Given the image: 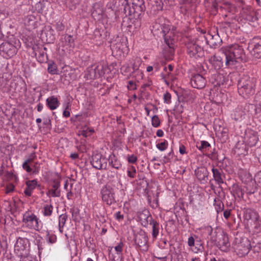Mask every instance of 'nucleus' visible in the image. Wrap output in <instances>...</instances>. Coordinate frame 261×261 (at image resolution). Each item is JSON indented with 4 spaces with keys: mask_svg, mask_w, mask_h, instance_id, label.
<instances>
[{
    "mask_svg": "<svg viewBox=\"0 0 261 261\" xmlns=\"http://www.w3.org/2000/svg\"><path fill=\"white\" fill-rule=\"evenodd\" d=\"M221 51L225 58V65L232 68L237 63L246 62V57L243 48L238 44L221 48Z\"/></svg>",
    "mask_w": 261,
    "mask_h": 261,
    "instance_id": "obj_1",
    "label": "nucleus"
},
{
    "mask_svg": "<svg viewBox=\"0 0 261 261\" xmlns=\"http://www.w3.org/2000/svg\"><path fill=\"white\" fill-rule=\"evenodd\" d=\"M255 79L248 75H244L238 82V92L244 98H247L254 93Z\"/></svg>",
    "mask_w": 261,
    "mask_h": 261,
    "instance_id": "obj_2",
    "label": "nucleus"
},
{
    "mask_svg": "<svg viewBox=\"0 0 261 261\" xmlns=\"http://www.w3.org/2000/svg\"><path fill=\"white\" fill-rule=\"evenodd\" d=\"M132 6L128 0H123L121 6L123 7V12L126 16L134 15L139 16L141 12L145 10L144 0H131Z\"/></svg>",
    "mask_w": 261,
    "mask_h": 261,
    "instance_id": "obj_3",
    "label": "nucleus"
},
{
    "mask_svg": "<svg viewBox=\"0 0 261 261\" xmlns=\"http://www.w3.org/2000/svg\"><path fill=\"white\" fill-rule=\"evenodd\" d=\"M22 221L23 225L29 229L40 231L42 228L39 219L31 212L27 211L23 214Z\"/></svg>",
    "mask_w": 261,
    "mask_h": 261,
    "instance_id": "obj_4",
    "label": "nucleus"
},
{
    "mask_svg": "<svg viewBox=\"0 0 261 261\" xmlns=\"http://www.w3.org/2000/svg\"><path fill=\"white\" fill-rule=\"evenodd\" d=\"M232 247L236 253L240 257H242L248 253L251 244L247 238H236L232 244Z\"/></svg>",
    "mask_w": 261,
    "mask_h": 261,
    "instance_id": "obj_5",
    "label": "nucleus"
},
{
    "mask_svg": "<svg viewBox=\"0 0 261 261\" xmlns=\"http://www.w3.org/2000/svg\"><path fill=\"white\" fill-rule=\"evenodd\" d=\"M200 39H193L187 43V53L191 58L197 59L203 56V50L199 43Z\"/></svg>",
    "mask_w": 261,
    "mask_h": 261,
    "instance_id": "obj_6",
    "label": "nucleus"
},
{
    "mask_svg": "<svg viewBox=\"0 0 261 261\" xmlns=\"http://www.w3.org/2000/svg\"><path fill=\"white\" fill-rule=\"evenodd\" d=\"M101 198L108 205L116 202L114 189L109 185L103 186L100 191Z\"/></svg>",
    "mask_w": 261,
    "mask_h": 261,
    "instance_id": "obj_7",
    "label": "nucleus"
},
{
    "mask_svg": "<svg viewBox=\"0 0 261 261\" xmlns=\"http://www.w3.org/2000/svg\"><path fill=\"white\" fill-rule=\"evenodd\" d=\"M148 236L144 231L141 230L135 235V242L140 250L146 252L148 249Z\"/></svg>",
    "mask_w": 261,
    "mask_h": 261,
    "instance_id": "obj_8",
    "label": "nucleus"
},
{
    "mask_svg": "<svg viewBox=\"0 0 261 261\" xmlns=\"http://www.w3.org/2000/svg\"><path fill=\"white\" fill-rule=\"evenodd\" d=\"M108 159L100 153H96L91 157V164L97 169H106L107 166Z\"/></svg>",
    "mask_w": 261,
    "mask_h": 261,
    "instance_id": "obj_9",
    "label": "nucleus"
},
{
    "mask_svg": "<svg viewBox=\"0 0 261 261\" xmlns=\"http://www.w3.org/2000/svg\"><path fill=\"white\" fill-rule=\"evenodd\" d=\"M217 238L218 247L223 251H227L230 247L228 235L224 231H222Z\"/></svg>",
    "mask_w": 261,
    "mask_h": 261,
    "instance_id": "obj_10",
    "label": "nucleus"
},
{
    "mask_svg": "<svg viewBox=\"0 0 261 261\" xmlns=\"http://www.w3.org/2000/svg\"><path fill=\"white\" fill-rule=\"evenodd\" d=\"M241 15L243 18L249 22H255L257 20L256 13L251 6L244 7L241 12Z\"/></svg>",
    "mask_w": 261,
    "mask_h": 261,
    "instance_id": "obj_11",
    "label": "nucleus"
},
{
    "mask_svg": "<svg viewBox=\"0 0 261 261\" xmlns=\"http://www.w3.org/2000/svg\"><path fill=\"white\" fill-rule=\"evenodd\" d=\"M16 48L12 44L6 42L0 45V52L3 53V56L6 58H11L16 53Z\"/></svg>",
    "mask_w": 261,
    "mask_h": 261,
    "instance_id": "obj_12",
    "label": "nucleus"
},
{
    "mask_svg": "<svg viewBox=\"0 0 261 261\" xmlns=\"http://www.w3.org/2000/svg\"><path fill=\"white\" fill-rule=\"evenodd\" d=\"M164 41L168 46L171 48L173 46L174 39L173 33L170 30L169 25H164L161 27Z\"/></svg>",
    "mask_w": 261,
    "mask_h": 261,
    "instance_id": "obj_13",
    "label": "nucleus"
},
{
    "mask_svg": "<svg viewBox=\"0 0 261 261\" xmlns=\"http://www.w3.org/2000/svg\"><path fill=\"white\" fill-rule=\"evenodd\" d=\"M200 38H204L206 43L208 44L211 48H217L219 47L222 43V39L218 34L214 35L207 34L206 36H201Z\"/></svg>",
    "mask_w": 261,
    "mask_h": 261,
    "instance_id": "obj_14",
    "label": "nucleus"
},
{
    "mask_svg": "<svg viewBox=\"0 0 261 261\" xmlns=\"http://www.w3.org/2000/svg\"><path fill=\"white\" fill-rule=\"evenodd\" d=\"M244 140L248 146L252 147L256 145L258 141L257 133L252 129H247L245 134Z\"/></svg>",
    "mask_w": 261,
    "mask_h": 261,
    "instance_id": "obj_15",
    "label": "nucleus"
},
{
    "mask_svg": "<svg viewBox=\"0 0 261 261\" xmlns=\"http://www.w3.org/2000/svg\"><path fill=\"white\" fill-rule=\"evenodd\" d=\"M105 14L103 5L100 3H95L93 5L91 9V15L92 17L97 20H100Z\"/></svg>",
    "mask_w": 261,
    "mask_h": 261,
    "instance_id": "obj_16",
    "label": "nucleus"
},
{
    "mask_svg": "<svg viewBox=\"0 0 261 261\" xmlns=\"http://www.w3.org/2000/svg\"><path fill=\"white\" fill-rule=\"evenodd\" d=\"M195 174L201 184H204L207 182L209 173L205 167L201 166L198 167L195 170Z\"/></svg>",
    "mask_w": 261,
    "mask_h": 261,
    "instance_id": "obj_17",
    "label": "nucleus"
},
{
    "mask_svg": "<svg viewBox=\"0 0 261 261\" xmlns=\"http://www.w3.org/2000/svg\"><path fill=\"white\" fill-rule=\"evenodd\" d=\"M206 83L205 79L201 74H197L192 76L191 79V84L194 88L202 89Z\"/></svg>",
    "mask_w": 261,
    "mask_h": 261,
    "instance_id": "obj_18",
    "label": "nucleus"
},
{
    "mask_svg": "<svg viewBox=\"0 0 261 261\" xmlns=\"http://www.w3.org/2000/svg\"><path fill=\"white\" fill-rule=\"evenodd\" d=\"M243 217L246 226L249 225V223H251L259 218L258 214L250 208H247L244 210Z\"/></svg>",
    "mask_w": 261,
    "mask_h": 261,
    "instance_id": "obj_19",
    "label": "nucleus"
},
{
    "mask_svg": "<svg viewBox=\"0 0 261 261\" xmlns=\"http://www.w3.org/2000/svg\"><path fill=\"white\" fill-rule=\"evenodd\" d=\"M196 0H181L182 5L181 6V11L182 13L189 14L195 11V4Z\"/></svg>",
    "mask_w": 261,
    "mask_h": 261,
    "instance_id": "obj_20",
    "label": "nucleus"
},
{
    "mask_svg": "<svg viewBox=\"0 0 261 261\" xmlns=\"http://www.w3.org/2000/svg\"><path fill=\"white\" fill-rule=\"evenodd\" d=\"M138 218L141 225L144 227H146L153 219L149 211L146 210L138 213Z\"/></svg>",
    "mask_w": 261,
    "mask_h": 261,
    "instance_id": "obj_21",
    "label": "nucleus"
},
{
    "mask_svg": "<svg viewBox=\"0 0 261 261\" xmlns=\"http://www.w3.org/2000/svg\"><path fill=\"white\" fill-rule=\"evenodd\" d=\"M244 140L238 141L234 148L236 154L240 156H245L248 153L247 144Z\"/></svg>",
    "mask_w": 261,
    "mask_h": 261,
    "instance_id": "obj_22",
    "label": "nucleus"
},
{
    "mask_svg": "<svg viewBox=\"0 0 261 261\" xmlns=\"http://www.w3.org/2000/svg\"><path fill=\"white\" fill-rule=\"evenodd\" d=\"M22 247V248H21V246H19L18 242L17 243L15 246V250L19 251L21 250L22 251V252H20L18 255L20 257V261H37L32 256L28 254V250L25 249L24 247Z\"/></svg>",
    "mask_w": 261,
    "mask_h": 261,
    "instance_id": "obj_23",
    "label": "nucleus"
},
{
    "mask_svg": "<svg viewBox=\"0 0 261 261\" xmlns=\"http://www.w3.org/2000/svg\"><path fill=\"white\" fill-rule=\"evenodd\" d=\"M253 47L251 51L252 55L256 58H261V39L254 40Z\"/></svg>",
    "mask_w": 261,
    "mask_h": 261,
    "instance_id": "obj_24",
    "label": "nucleus"
},
{
    "mask_svg": "<svg viewBox=\"0 0 261 261\" xmlns=\"http://www.w3.org/2000/svg\"><path fill=\"white\" fill-rule=\"evenodd\" d=\"M213 175L215 181L219 185L223 184L224 182L223 178V172L221 169H218L215 168L214 166L212 169Z\"/></svg>",
    "mask_w": 261,
    "mask_h": 261,
    "instance_id": "obj_25",
    "label": "nucleus"
},
{
    "mask_svg": "<svg viewBox=\"0 0 261 261\" xmlns=\"http://www.w3.org/2000/svg\"><path fill=\"white\" fill-rule=\"evenodd\" d=\"M123 0H112L107 5L108 9H111L113 11H123V7L121 6Z\"/></svg>",
    "mask_w": 261,
    "mask_h": 261,
    "instance_id": "obj_26",
    "label": "nucleus"
},
{
    "mask_svg": "<svg viewBox=\"0 0 261 261\" xmlns=\"http://www.w3.org/2000/svg\"><path fill=\"white\" fill-rule=\"evenodd\" d=\"M208 61L216 70L220 69L223 66L222 58L220 57L214 55L210 58Z\"/></svg>",
    "mask_w": 261,
    "mask_h": 261,
    "instance_id": "obj_27",
    "label": "nucleus"
},
{
    "mask_svg": "<svg viewBox=\"0 0 261 261\" xmlns=\"http://www.w3.org/2000/svg\"><path fill=\"white\" fill-rule=\"evenodd\" d=\"M25 184L27 187L24 191V193L28 196H31L32 191L37 186V181L36 179H33L27 181Z\"/></svg>",
    "mask_w": 261,
    "mask_h": 261,
    "instance_id": "obj_28",
    "label": "nucleus"
},
{
    "mask_svg": "<svg viewBox=\"0 0 261 261\" xmlns=\"http://www.w3.org/2000/svg\"><path fill=\"white\" fill-rule=\"evenodd\" d=\"M247 227L254 233H258L261 232V220L258 218L256 221L249 223Z\"/></svg>",
    "mask_w": 261,
    "mask_h": 261,
    "instance_id": "obj_29",
    "label": "nucleus"
},
{
    "mask_svg": "<svg viewBox=\"0 0 261 261\" xmlns=\"http://www.w3.org/2000/svg\"><path fill=\"white\" fill-rule=\"evenodd\" d=\"M46 102L48 108L51 110L56 109L60 104L58 98L54 96L47 98Z\"/></svg>",
    "mask_w": 261,
    "mask_h": 261,
    "instance_id": "obj_30",
    "label": "nucleus"
},
{
    "mask_svg": "<svg viewBox=\"0 0 261 261\" xmlns=\"http://www.w3.org/2000/svg\"><path fill=\"white\" fill-rule=\"evenodd\" d=\"M37 22L36 17L33 15H29L24 19V24L29 29L34 28Z\"/></svg>",
    "mask_w": 261,
    "mask_h": 261,
    "instance_id": "obj_31",
    "label": "nucleus"
},
{
    "mask_svg": "<svg viewBox=\"0 0 261 261\" xmlns=\"http://www.w3.org/2000/svg\"><path fill=\"white\" fill-rule=\"evenodd\" d=\"M152 226V236L154 239H156L159 233L160 224L156 221L152 219L149 223Z\"/></svg>",
    "mask_w": 261,
    "mask_h": 261,
    "instance_id": "obj_32",
    "label": "nucleus"
},
{
    "mask_svg": "<svg viewBox=\"0 0 261 261\" xmlns=\"http://www.w3.org/2000/svg\"><path fill=\"white\" fill-rule=\"evenodd\" d=\"M92 66H94V69H95L96 73L98 77L101 76L105 74V66L103 64L98 63L92 65Z\"/></svg>",
    "mask_w": 261,
    "mask_h": 261,
    "instance_id": "obj_33",
    "label": "nucleus"
},
{
    "mask_svg": "<svg viewBox=\"0 0 261 261\" xmlns=\"http://www.w3.org/2000/svg\"><path fill=\"white\" fill-rule=\"evenodd\" d=\"M213 79L214 81H213L212 83L215 86H220L223 85L225 82L224 77L222 74H216L214 75Z\"/></svg>",
    "mask_w": 261,
    "mask_h": 261,
    "instance_id": "obj_34",
    "label": "nucleus"
},
{
    "mask_svg": "<svg viewBox=\"0 0 261 261\" xmlns=\"http://www.w3.org/2000/svg\"><path fill=\"white\" fill-rule=\"evenodd\" d=\"M246 115L245 112L243 110L242 108H238L236 109L232 116L236 120H239Z\"/></svg>",
    "mask_w": 261,
    "mask_h": 261,
    "instance_id": "obj_35",
    "label": "nucleus"
},
{
    "mask_svg": "<svg viewBox=\"0 0 261 261\" xmlns=\"http://www.w3.org/2000/svg\"><path fill=\"white\" fill-rule=\"evenodd\" d=\"M94 66L91 65L87 69V73L86 74L87 79H94L97 78V76L96 73L95 69H94Z\"/></svg>",
    "mask_w": 261,
    "mask_h": 261,
    "instance_id": "obj_36",
    "label": "nucleus"
},
{
    "mask_svg": "<svg viewBox=\"0 0 261 261\" xmlns=\"http://www.w3.org/2000/svg\"><path fill=\"white\" fill-rule=\"evenodd\" d=\"M53 206L51 204H45L44 205L42 213L44 216L49 217L52 215Z\"/></svg>",
    "mask_w": 261,
    "mask_h": 261,
    "instance_id": "obj_37",
    "label": "nucleus"
},
{
    "mask_svg": "<svg viewBox=\"0 0 261 261\" xmlns=\"http://www.w3.org/2000/svg\"><path fill=\"white\" fill-rule=\"evenodd\" d=\"M67 219V216L66 214H62L59 217V231L61 232H63V228L66 223Z\"/></svg>",
    "mask_w": 261,
    "mask_h": 261,
    "instance_id": "obj_38",
    "label": "nucleus"
},
{
    "mask_svg": "<svg viewBox=\"0 0 261 261\" xmlns=\"http://www.w3.org/2000/svg\"><path fill=\"white\" fill-rule=\"evenodd\" d=\"M35 55L38 59V61L40 63L45 62L47 60V55L45 53L41 50L36 53Z\"/></svg>",
    "mask_w": 261,
    "mask_h": 261,
    "instance_id": "obj_39",
    "label": "nucleus"
},
{
    "mask_svg": "<svg viewBox=\"0 0 261 261\" xmlns=\"http://www.w3.org/2000/svg\"><path fill=\"white\" fill-rule=\"evenodd\" d=\"M110 164L113 168L116 169H119L121 167V164L120 161L117 160L115 155H114L113 158L111 157Z\"/></svg>",
    "mask_w": 261,
    "mask_h": 261,
    "instance_id": "obj_40",
    "label": "nucleus"
},
{
    "mask_svg": "<svg viewBox=\"0 0 261 261\" xmlns=\"http://www.w3.org/2000/svg\"><path fill=\"white\" fill-rule=\"evenodd\" d=\"M220 8L222 10H224L229 13H233L234 12V7L229 3H226L223 6H220Z\"/></svg>",
    "mask_w": 261,
    "mask_h": 261,
    "instance_id": "obj_41",
    "label": "nucleus"
},
{
    "mask_svg": "<svg viewBox=\"0 0 261 261\" xmlns=\"http://www.w3.org/2000/svg\"><path fill=\"white\" fill-rule=\"evenodd\" d=\"M133 69L134 72L135 73V76L136 78V80L139 82V80L143 79V73L142 72V71L139 70L137 66H135V65H134Z\"/></svg>",
    "mask_w": 261,
    "mask_h": 261,
    "instance_id": "obj_42",
    "label": "nucleus"
},
{
    "mask_svg": "<svg viewBox=\"0 0 261 261\" xmlns=\"http://www.w3.org/2000/svg\"><path fill=\"white\" fill-rule=\"evenodd\" d=\"M80 134L84 137H87L94 132V129L92 128H89L87 126H85L82 130L80 132Z\"/></svg>",
    "mask_w": 261,
    "mask_h": 261,
    "instance_id": "obj_43",
    "label": "nucleus"
},
{
    "mask_svg": "<svg viewBox=\"0 0 261 261\" xmlns=\"http://www.w3.org/2000/svg\"><path fill=\"white\" fill-rule=\"evenodd\" d=\"M46 195L48 196H51L53 197H60V191L56 189H50L46 193Z\"/></svg>",
    "mask_w": 261,
    "mask_h": 261,
    "instance_id": "obj_44",
    "label": "nucleus"
},
{
    "mask_svg": "<svg viewBox=\"0 0 261 261\" xmlns=\"http://www.w3.org/2000/svg\"><path fill=\"white\" fill-rule=\"evenodd\" d=\"M32 167V172L33 174H38L40 171V164L38 162H34L31 165Z\"/></svg>",
    "mask_w": 261,
    "mask_h": 261,
    "instance_id": "obj_45",
    "label": "nucleus"
},
{
    "mask_svg": "<svg viewBox=\"0 0 261 261\" xmlns=\"http://www.w3.org/2000/svg\"><path fill=\"white\" fill-rule=\"evenodd\" d=\"M127 175L129 177L134 178L135 177L136 173V170L135 167L133 166H130L127 170Z\"/></svg>",
    "mask_w": 261,
    "mask_h": 261,
    "instance_id": "obj_46",
    "label": "nucleus"
},
{
    "mask_svg": "<svg viewBox=\"0 0 261 261\" xmlns=\"http://www.w3.org/2000/svg\"><path fill=\"white\" fill-rule=\"evenodd\" d=\"M64 39L65 40L66 43L67 45L69 46H72L74 44V40L72 37L71 35H66L64 37Z\"/></svg>",
    "mask_w": 261,
    "mask_h": 261,
    "instance_id": "obj_47",
    "label": "nucleus"
},
{
    "mask_svg": "<svg viewBox=\"0 0 261 261\" xmlns=\"http://www.w3.org/2000/svg\"><path fill=\"white\" fill-rule=\"evenodd\" d=\"M197 147L199 149V150L201 151H203L204 149H206L207 147H210V143L205 141H202L201 142V144L199 146L197 145Z\"/></svg>",
    "mask_w": 261,
    "mask_h": 261,
    "instance_id": "obj_48",
    "label": "nucleus"
},
{
    "mask_svg": "<svg viewBox=\"0 0 261 261\" xmlns=\"http://www.w3.org/2000/svg\"><path fill=\"white\" fill-rule=\"evenodd\" d=\"M151 124L154 127H157L160 125V120L156 115H154L151 118Z\"/></svg>",
    "mask_w": 261,
    "mask_h": 261,
    "instance_id": "obj_49",
    "label": "nucleus"
},
{
    "mask_svg": "<svg viewBox=\"0 0 261 261\" xmlns=\"http://www.w3.org/2000/svg\"><path fill=\"white\" fill-rule=\"evenodd\" d=\"M173 261H188L186 253H184L183 254L176 255V257L173 259Z\"/></svg>",
    "mask_w": 261,
    "mask_h": 261,
    "instance_id": "obj_50",
    "label": "nucleus"
},
{
    "mask_svg": "<svg viewBox=\"0 0 261 261\" xmlns=\"http://www.w3.org/2000/svg\"><path fill=\"white\" fill-rule=\"evenodd\" d=\"M168 145L167 141H165L160 143L156 144V147L161 151H163L166 149Z\"/></svg>",
    "mask_w": 261,
    "mask_h": 261,
    "instance_id": "obj_51",
    "label": "nucleus"
},
{
    "mask_svg": "<svg viewBox=\"0 0 261 261\" xmlns=\"http://www.w3.org/2000/svg\"><path fill=\"white\" fill-rule=\"evenodd\" d=\"M47 70L49 73L55 74L57 71V67L54 64H50L48 65Z\"/></svg>",
    "mask_w": 261,
    "mask_h": 261,
    "instance_id": "obj_52",
    "label": "nucleus"
},
{
    "mask_svg": "<svg viewBox=\"0 0 261 261\" xmlns=\"http://www.w3.org/2000/svg\"><path fill=\"white\" fill-rule=\"evenodd\" d=\"M127 87L129 90H135L137 89L136 83L133 81L128 82Z\"/></svg>",
    "mask_w": 261,
    "mask_h": 261,
    "instance_id": "obj_53",
    "label": "nucleus"
},
{
    "mask_svg": "<svg viewBox=\"0 0 261 261\" xmlns=\"http://www.w3.org/2000/svg\"><path fill=\"white\" fill-rule=\"evenodd\" d=\"M124 244L122 242H120L118 244L114 247L115 251L118 254H120L123 250Z\"/></svg>",
    "mask_w": 261,
    "mask_h": 261,
    "instance_id": "obj_54",
    "label": "nucleus"
},
{
    "mask_svg": "<svg viewBox=\"0 0 261 261\" xmlns=\"http://www.w3.org/2000/svg\"><path fill=\"white\" fill-rule=\"evenodd\" d=\"M234 195L239 198H243L244 193L241 188L238 187L236 189Z\"/></svg>",
    "mask_w": 261,
    "mask_h": 261,
    "instance_id": "obj_55",
    "label": "nucleus"
},
{
    "mask_svg": "<svg viewBox=\"0 0 261 261\" xmlns=\"http://www.w3.org/2000/svg\"><path fill=\"white\" fill-rule=\"evenodd\" d=\"M171 94L168 93V92H166L164 95V102L166 103H171Z\"/></svg>",
    "mask_w": 261,
    "mask_h": 261,
    "instance_id": "obj_56",
    "label": "nucleus"
},
{
    "mask_svg": "<svg viewBox=\"0 0 261 261\" xmlns=\"http://www.w3.org/2000/svg\"><path fill=\"white\" fill-rule=\"evenodd\" d=\"M48 242L51 244L55 243L57 241V237L56 235L51 234H47Z\"/></svg>",
    "mask_w": 261,
    "mask_h": 261,
    "instance_id": "obj_57",
    "label": "nucleus"
},
{
    "mask_svg": "<svg viewBox=\"0 0 261 261\" xmlns=\"http://www.w3.org/2000/svg\"><path fill=\"white\" fill-rule=\"evenodd\" d=\"M191 249L195 253H198L199 251H202L203 247L201 244H196V246L195 248L194 247H191Z\"/></svg>",
    "mask_w": 261,
    "mask_h": 261,
    "instance_id": "obj_58",
    "label": "nucleus"
},
{
    "mask_svg": "<svg viewBox=\"0 0 261 261\" xmlns=\"http://www.w3.org/2000/svg\"><path fill=\"white\" fill-rule=\"evenodd\" d=\"M127 159L129 163H135L137 161V157L134 154L128 155Z\"/></svg>",
    "mask_w": 261,
    "mask_h": 261,
    "instance_id": "obj_59",
    "label": "nucleus"
},
{
    "mask_svg": "<svg viewBox=\"0 0 261 261\" xmlns=\"http://www.w3.org/2000/svg\"><path fill=\"white\" fill-rule=\"evenodd\" d=\"M22 168L27 172H32V167H31V165L29 164H27V163L24 162L22 164Z\"/></svg>",
    "mask_w": 261,
    "mask_h": 261,
    "instance_id": "obj_60",
    "label": "nucleus"
},
{
    "mask_svg": "<svg viewBox=\"0 0 261 261\" xmlns=\"http://www.w3.org/2000/svg\"><path fill=\"white\" fill-rule=\"evenodd\" d=\"M101 34L100 33V31L98 29H96L94 30L93 32V36L94 38L96 40H98L101 37Z\"/></svg>",
    "mask_w": 261,
    "mask_h": 261,
    "instance_id": "obj_61",
    "label": "nucleus"
},
{
    "mask_svg": "<svg viewBox=\"0 0 261 261\" xmlns=\"http://www.w3.org/2000/svg\"><path fill=\"white\" fill-rule=\"evenodd\" d=\"M188 244L191 247H194L195 240L192 236H191L188 238Z\"/></svg>",
    "mask_w": 261,
    "mask_h": 261,
    "instance_id": "obj_62",
    "label": "nucleus"
},
{
    "mask_svg": "<svg viewBox=\"0 0 261 261\" xmlns=\"http://www.w3.org/2000/svg\"><path fill=\"white\" fill-rule=\"evenodd\" d=\"M14 189V186L12 184H9L6 187V193H8L13 192Z\"/></svg>",
    "mask_w": 261,
    "mask_h": 261,
    "instance_id": "obj_63",
    "label": "nucleus"
},
{
    "mask_svg": "<svg viewBox=\"0 0 261 261\" xmlns=\"http://www.w3.org/2000/svg\"><path fill=\"white\" fill-rule=\"evenodd\" d=\"M179 151L180 153L181 154H184L186 153V148L185 146L183 145H181L179 146Z\"/></svg>",
    "mask_w": 261,
    "mask_h": 261,
    "instance_id": "obj_64",
    "label": "nucleus"
}]
</instances>
